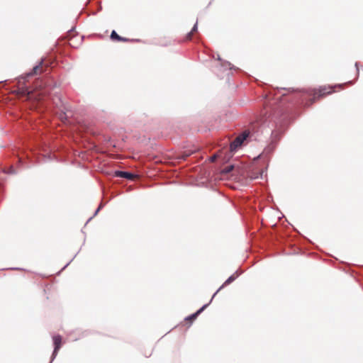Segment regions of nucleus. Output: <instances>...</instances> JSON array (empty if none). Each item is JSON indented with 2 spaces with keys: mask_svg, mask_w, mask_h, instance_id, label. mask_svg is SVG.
Masks as SVG:
<instances>
[{
  "mask_svg": "<svg viewBox=\"0 0 363 363\" xmlns=\"http://www.w3.org/2000/svg\"><path fill=\"white\" fill-rule=\"evenodd\" d=\"M196 30H197V23L194 26L191 32L187 34L186 39L191 40L194 33L196 32Z\"/></svg>",
  "mask_w": 363,
  "mask_h": 363,
  "instance_id": "obj_9",
  "label": "nucleus"
},
{
  "mask_svg": "<svg viewBox=\"0 0 363 363\" xmlns=\"http://www.w3.org/2000/svg\"><path fill=\"white\" fill-rule=\"evenodd\" d=\"M43 62L42 61L38 65H36L33 67V71L28 74H27V77H30L33 75H37L41 74L43 72Z\"/></svg>",
  "mask_w": 363,
  "mask_h": 363,
  "instance_id": "obj_6",
  "label": "nucleus"
},
{
  "mask_svg": "<svg viewBox=\"0 0 363 363\" xmlns=\"http://www.w3.org/2000/svg\"><path fill=\"white\" fill-rule=\"evenodd\" d=\"M236 279V276L232 275L230 276L225 282L224 284L220 287V289L223 288L225 286H227L230 284L231 282H233Z\"/></svg>",
  "mask_w": 363,
  "mask_h": 363,
  "instance_id": "obj_8",
  "label": "nucleus"
},
{
  "mask_svg": "<svg viewBox=\"0 0 363 363\" xmlns=\"http://www.w3.org/2000/svg\"><path fill=\"white\" fill-rule=\"evenodd\" d=\"M233 165H229V166H227L225 167V168H223L221 171V172L223 174H228L229 172H230L233 169Z\"/></svg>",
  "mask_w": 363,
  "mask_h": 363,
  "instance_id": "obj_10",
  "label": "nucleus"
},
{
  "mask_svg": "<svg viewBox=\"0 0 363 363\" xmlns=\"http://www.w3.org/2000/svg\"><path fill=\"white\" fill-rule=\"evenodd\" d=\"M111 39L113 40V41H122V42H130V41H133V40H130V39H128V38H123L120 35H118V33L115 31V30H113L111 32Z\"/></svg>",
  "mask_w": 363,
  "mask_h": 363,
  "instance_id": "obj_5",
  "label": "nucleus"
},
{
  "mask_svg": "<svg viewBox=\"0 0 363 363\" xmlns=\"http://www.w3.org/2000/svg\"><path fill=\"white\" fill-rule=\"evenodd\" d=\"M206 307V305L203 306L201 308H200L197 312H196L195 313L188 316L187 318H186V320H189V321H193L194 320L197 316L201 313V311H203V310Z\"/></svg>",
  "mask_w": 363,
  "mask_h": 363,
  "instance_id": "obj_7",
  "label": "nucleus"
},
{
  "mask_svg": "<svg viewBox=\"0 0 363 363\" xmlns=\"http://www.w3.org/2000/svg\"><path fill=\"white\" fill-rule=\"evenodd\" d=\"M52 340L54 343V351L52 355L55 356L62 346V337L60 335H57L53 336Z\"/></svg>",
  "mask_w": 363,
  "mask_h": 363,
  "instance_id": "obj_3",
  "label": "nucleus"
},
{
  "mask_svg": "<svg viewBox=\"0 0 363 363\" xmlns=\"http://www.w3.org/2000/svg\"><path fill=\"white\" fill-rule=\"evenodd\" d=\"M334 91L333 87L329 86H323L318 89L308 90L307 91L306 94L311 98L309 99L308 102L306 103V106H310L317 100H319Z\"/></svg>",
  "mask_w": 363,
  "mask_h": 363,
  "instance_id": "obj_1",
  "label": "nucleus"
},
{
  "mask_svg": "<svg viewBox=\"0 0 363 363\" xmlns=\"http://www.w3.org/2000/svg\"><path fill=\"white\" fill-rule=\"evenodd\" d=\"M114 175L118 177L125 178L130 180H134L136 177H138V176L135 174L123 171H116L115 172Z\"/></svg>",
  "mask_w": 363,
  "mask_h": 363,
  "instance_id": "obj_4",
  "label": "nucleus"
},
{
  "mask_svg": "<svg viewBox=\"0 0 363 363\" xmlns=\"http://www.w3.org/2000/svg\"><path fill=\"white\" fill-rule=\"evenodd\" d=\"M218 157V155H217V154H215V155H213V156H211V157H210V160H211V162H215V161L216 160V159H217V157Z\"/></svg>",
  "mask_w": 363,
  "mask_h": 363,
  "instance_id": "obj_11",
  "label": "nucleus"
},
{
  "mask_svg": "<svg viewBox=\"0 0 363 363\" xmlns=\"http://www.w3.org/2000/svg\"><path fill=\"white\" fill-rule=\"evenodd\" d=\"M249 132L245 131L241 135L238 136L231 143L230 145V152H234L237 150L238 147H239L243 141L248 137Z\"/></svg>",
  "mask_w": 363,
  "mask_h": 363,
  "instance_id": "obj_2",
  "label": "nucleus"
}]
</instances>
